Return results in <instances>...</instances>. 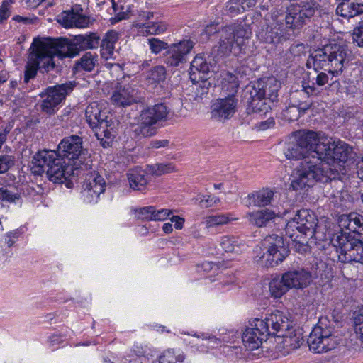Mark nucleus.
Returning <instances> with one entry per match:
<instances>
[{
  "mask_svg": "<svg viewBox=\"0 0 363 363\" xmlns=\"http://www.w3.org/2000/svg\"><path fill=\"white\" fill-rule=\"evenodd\" d=\"M354 58L352 51L345 45L330 44L314 50L308 57L306 66L315 72L327 71L332 77L339 74Z\"/></svg>",
  "mask_w": 363,
  "mask_h": 363,
  "instance_id": "nucleus-1",
  "label": "nucleus"
},
{
  "mask_svg": "<svg viewBox=\"0 0 363 363\" xmlns=\"http://www.w3.org/2000/svg\"><path fill=\"white\" fill-rule=\"evenodd\" d=\"M338 173L320 162H302L291 175V187L295 190H307L316 182H338Z\"/></svg>",
  "mask_w": 363,
  "mask_h": 363,
  "instance_id": "nucleus-2",
  "label": "nucleus"
},
{
  "mask_svg": "<svg viewBox=\"0 0 363 363\" xmlns=\"http://www.w3.org/2000/svg\"><path fill=\"white\" fill-rule=\"evenodd\" d=\"M30 169L35 175L45 172L48 178L55 183H62L73 171L72 164L66 162L53 150L38 152L32 160Z\"/></svg>",
  "mask_w": 363,
  "mask_h": 363,
  "instance_id": "nucleus-3",
  "label": "nucleus"
},
{
  "mask_svg": "<svg viewBox=\"0 0 363 363\" xmlns=\"http://www.w3.org/2000/svg\"><path fill=\"white\" fill-rule=\"evenodd\" d=\"M340 339L335 335V326L328 318L322 317L313 327L308 339L309 350L314 353H324L335 349Z\"/></svg>",
  "mask_w": 363,
  "mask_h": 363,
  "instance_id": "nucleus-4",
  "label": "nucleus"
},
{
  "mask_svg": "<svg viewBox=\"0 0 363 363\" xmlns=\"http://www.w3.org/2000/svg\"><path fill=\"white\" fill-rule=\"evenodd\" d=\"M168 107L163 103L147 106L140 113L134 129L135 135L143 138L152 137L157 133V126L167 119Z\"/></svg>",
  "mask_w": 363,
  "mask_h": 363,
  "instance_id": "nucleus-5",
  "label": "nucleus"
},
{
  "mask_svg": "<svg viewBox=\"0 0 363 363\" xmlns=\"http://www.w3.org/2000/svg\"><path fill=\"white\" fill-rule=\"evenodd\" d=\"M362 238L350 236V234L333 235L332 245L336 248L338 259L342 263H357L363 269Z\"/></svg>",
  "mask_w": 363,
  "mask_h": 363,
  "instance_id": "nucleus-6",
  "label": "nucleus"
},
{
  "mask_svg": "<svg viewBox=\"0 0 363 363\" xmlns=\"http://www.w3.org/2000/svg\"><path fill=\"white\" fill-rule=\"evenodd\" d=\"M320 4L315 0H303L290 4L285 11L286 26L293 30H300L320 12Z\"/></svg>",
  "mask_w": 363,
  "mask_h": 363,
  "instance_id": "nucleus-7",
  "label": "nucleus"
},
{
  "mask_svg": "<svg viewBox=\"0 0 363 363\" xmlns=\"http://www.w3.org/2000/svg\"><path fill=\"white\" fill-rule=\"evenodd\" d=\"M262 247L256 262L263 267H274L289 255V249L283 238L277 235L267 236L262 242Z\"/></svg>",
  "mask_w": 363,
  "mask_h": 363,
  "instance_id": "nucleus-8",
  "label": "nucleus"
},
{
  "mask_svg": "<svg viewBox=\"0 0 363 363\" xmlns=\"http://www.w3.org/2000/svg\"><path fill=\"white\" fill-rule=\"evenodd\" d=\"M60 41L58 39L48 38L45 41H39L33 43L31 59L38 62L40 69L48 72L54 69L55 63L53 60L55 56L62 59L67 57L66 53H62L60 49Z\"/></svg>",
  "mask_w": 363,
  "mask_h": 363,
  "instance_id": "nucleus-9",
  "label": "nucleus"
},
{
  "mask_svg": "<svg viewBox=\"0 0 363 363\" xmlns=\"http://www.w3.org/2000/svg\"><path fill=\"white\" fill-rule=\"evenodd\" d=\"M75 86V82L69 81L46 88L40 94V96L43 99L40 104V110L48 115L55 113L58 106L73 91Z\"/></svg>",
  "mask_w": 363,
  "mask_h": 363,
  "instance_id": "nucleus-10",
  "label": "nucleus"
},
{
  "mask_svg": "<svg viewBox=\"0 0 363 363\" xmlns=\"http://www.w3.org/2000/svg\"><path fill=\"white\" fill-rule=\"evenodd\" d=\"M319 228L318 219L314 213L308 209L303 208L297 211L294 218L288 221L286 233L290 238H292L293 235L290 233V231H293L296 228L302 234L323 240V238L320 235Z\"/></svg>",
  "mask_w": 363,
  "mask_h": 363,
  "instance_id": "nucleus-11",
  "label": "nucleus"
},
{
  "mask_svg": "<svg viewBox=\"0 0 363 363\" xmlns=\"http://www.w3.org/2000/svg\"><path fill=\"white\" fill-rule=\"evenodd\" d=\"M247 30L241 25L226 26L220 31L218 45L214 48L220 57L229 56L235 47H239L246 37Z\"/></svg>",
  "mask_w": 363,
  "mask_h": 363,
  "instance_id": "nucleus-12",
  "label": "nucleus"
},
{
  "mask_svg": "<svg viewBox=\"0 0 363 363\" xmlns=\"http://www.w3.org/2000/svg\"><path fill=\"white\" fill-rule=\"evenodd\" d=\"M60 41V51L66 53L67 57H73L81 51L96 48L99 44L100 37L96 33L75 35L71 40L66 38H58Z\"/></svg>",
  "mask_w": 363,
  "mask_h": 363,
  "instance_id": "nucleus-13",
  "label": "nucleus"
},
{
  "mask_svg": "<svg viewBox=\"0 0 363 363\" xmlns=\"http://www.w3.org/2000/svg\"><path fill=\"white\" fill-rule=\"evenodd\" d=\"M281 82L274 77L263 78L247 87V91L251 98L267 99L271 101L277 99Z\"/></svg>",
  "mask_w": 363,
  "mask_h": 363,
  "instance_id": "nucleus-14",
  "label": "nucleus"
},
{
  "mask_svg": "<svg viewBox=\"0 0 363 363\" xmlns=\"http://www.w3.org/2000/svg\"><path fill=\"white\" fill-rule=\"evenodd\" d=\"M262 323V319L255 318L250 322L249 325L244 330L242 340L245 348L248 350L258 349L266 341L269 333Z\"/></svg>",
  "mask_w": 363,
  "mask_h": 363,
  "instance_id": "nucleus-15",
  "label": "nucleus"
},
{
  "mask_svg": "<svg viewBox=\"0 0 363 363\" xmlns=\"http://www.w3.org/2000/svg\"><path fill=\"white\" fill-rule=\"evenodd\" d=\"M296 138H298L303 145L304 149L314 161L320 162V154L325 150V139L321 138L319 134L312 130H299L295 133Z\"/></svg>",
  "mask_w": 363,
  "mask_h": 363,
  "instance_id": "nucleus-16",
  "label": "nucleus"
},
{
  "mask_svg": "<svg viewBox=\"0 0 363 363\" xmlns=\"http://www.w3.org/2000/svg\"><path fill=\"white\" fill-rule=\"evenodd\" d=\"M83 140L77 135L64 138L57 146V154L69 162L81 159L87 150L83 147Z\"/></svg>",
  "mask_w": 363,
  "mask_h": 363,
  "instance_id": "nucleus-17",
  "label": "nucleus"
},
{
  "mask_svg": "<svg viewBox=\"0 0 363 363\" xmlns=\"http://www.w3.org/2000/svg\"><path fill=\"white\" fill-rule=\"evenodd\" d=\"M325 150L320 156V162H324L330 166L335 162H345L351 152V148L349 145L341 140L333 141L332 143L325 138Z\"/></svg>",
  "mask_w": 363,
  "mask_h": 363,
  "instance_id": "nucleus-18",
  "label": "nucleus"
},
{
  "mask_svg": "<svg viewBox=\"0 0 363 363\" xmlns=\"http://www.w3.org/2000/svg\"><path fill=\"white\" fill-rule=\"evenodd\" d=\"M194 46V43L190 39L183 40L168 46L164 55V62L171 67H178L186 62L188 55Z\"/></svg>",
  "mask_w": 363,
  "mask_h": 363,
  "instance_id": "nucleus-19",
  "label": "nucleus"
},
{
  "mask_svg": "<svg viewBox=\"0 0 363 363\" xmlns=\"http://www.w3.org/2000/svg\"><path fill=\"white\" fill-rule=\"evenodd\" d=\"M262 323L267 328V332L269 335H277L281 337L286 333L290 328H292V321L290 320L288 315L280 311H276L267 315L264 319H262Z\"/></svg>",
  "mask_w": 363,
  "mask_h": 363,
  "instance_id": "nucleus-20",
  "label": "nucleus"
},
{
  "mask_svg": "<svg viewBox=\"0 0 363 363\" xmlns=\"http://www.w3.org/2000/svg\"><path fill=\"white\" fill-rule=\"evenodd\" d=\"M237 101L234 96L217 99L211 107L212 118L224 121L233 117L235 113Z\"/></svg>",
  "mask_w": 363,
  "mask_h": 363,
  "instance_id": "nucleus-21",
  "label": "nucleus"
},
{
  "mask_svg": "<svg viewBox=\"0 0 363 363\" xmlns=\"http://www.w3.org/2000/svg\"><path fill=\"white\" fill-rule=\"evenodd\" d=\"M284 275L290 289H303L312 282L311 272L304 268L291 269Z\"/></svg>",
  "mask_w": 363,
  "mask_h": 363,
  "instance_id": "nucleus-22",
  "label": "nucleus"
},
{
  "mask_svg": "<svg viewBox=\"0 0 363 363\" xmlns=\"http://www.w3.org/2000/svg\"><path fill=\"white\" fill-rule=\"evenodd\" d=\"M326 71L322 72L318 70L316 72L315 77H312L310 79V82L312 83L311 85L303 86V89L301 91H296L293 95V97H301L308 98L311 96H317L320 94V91L318 87H322L329 83L330 77L329 73H326Z\"/></svg>",
  "mask_w": 363,
  "mask_h": 363,
  "instance_id": "nucleus-23",
  "label": "nucleus"
},
{
  "mask_svg": "<svg viewBox=\"0 0 363 363\" xmlns=\"http://www.w3.org/2000/svg\"><path fill=\"white\" fill-rule=\"evenodd\" d=\"M85 115L88 123L93 129L98 127L105 128L111 125V121H108L106 112L101 111V108L95 102L86 107Z\"/></svg>",
  "mask_w": 363,
  "mask_h": 363,
  "instance_id": "nucleus-24",
  "label": "nucleus"
},
{
  "mask_svg": "<svg viewBox=\"0 0 363 363\" xmlns=\"http://www.w3.org/2000/svg\"><path fill=\"white\" fill-rule=\"evenodd\" d=\"M257 36L262 42L272 44H279L288 39L285 30L279 26L262 28L257 31Z\"/></svg>",
  "mask_w": 363,
  "mask_h": 363,
  "instance_id": "nucleus-25",
  "label": "nucleus"
},
{
  "mask_svg": "<svg viewBox=\"0 0 363 363\" xmlns=\"http://www.w3.org/2000/svg\"><path fill=\"white\" fill-rule=\"evenodd\" d=\"M274 196V191L269 188L254 191L245 198V205L247 206L265 207L272 203Z\"/></svg>",
  "mask_w": 363,
  "mask_h": 363,
  "instance_id": "nucleus-26",
  "label": "nucleus"
},
{
  "mask_svg": "<svg viewBox=\"0 0 363 363\" xmlns=\"http://www.w3.org/2000/svg\"><path fill=\"white\" fill-rule=\"evenodd\" d=\"M136 94L137 91L130 84H127L123 87L118 88L113 92L111 101L113 104L117 106H130L138 102Z\"/></svg>",
  "mask_w": 363,
  "mask_h": 363,
  "instance_id": "nucleus-27",
  "label": "nucleus"
},
{
  "mask_svg": "<svg viewBox=\"0 0 363 363\" xmlns=\"http://www.w3.org/2000/svg\"><path fill=\"white\" fill-rule=\"evenodd\" d=\"M212 65L201 55H197L191 62L189 75L191 81L200 80L208 75Z\"/></svg>",
  "mask_w": 363,
  "mask_h": 363,
  "instance_id": "nucleus-28",
  "label": "nucleus"
},
{
  "mask_svg": "<svg viewBox=\"0 0 363 363\" xmlns=\"http://www.w3.org/2000/svg\"><path fill=\"white\" fill-rule=\"evenodd\" d=\"M277 216V214L273 210L268 208L253 211L246 214L248 222L257 228L266 227Z\"/></svg>",
  "mask_w": 363,
  "mask_h": 363,
  "instance_id": "nucleus-29",
  "label": "nucleus"
},
{
  "mask_svg": "<svg viewBox=\"0 0 363 363\" xmlns=\"http://www.w3.org/2000/svg\"><path fill=\"white\" fill-rule=\"evenodd\" d=\"M58 22L65 28H84L90 23L88 16L80 15L74 11H63L59 16Z\"/></svg>",
  "mask_w": 363,
  "mask_h": 363,
  "instance_id": "nucleus-30",
  "label": "nucleus"
},
{
  "mask_svg": "<svg viewBox=\"0 0 363 363\" xmlns=\"http://www.w3.org/2000/svg\"><path fill=\"white\" fill-rule=\"evenodd\" d=\"M104 179L96 172L89 174L84 181V190L90 196L98 197L105 190Z\"/></svg>",
  "mask_w": 363,
  "mask_h": 363,
  "instance_id": "nucleus-31",
  "label": "nucleus"
},
{
  "mask_svg": "<svg viewBox=\"0 0 363 363\" xmlns=\"http://www.w3.org/2000/svg\"><path fill=\"white\" fill-rule=\"evenodd\" d=\"M284 154L286 158L289 160L303 159V162H308V159L310 158L306 149H304L299 140L296 138L295 133L291 138L290 142L287 144Z\"/></svg>",
  "mask_w": 363,
  "mask_h": 363,
  "instance_id": "nucleus-32",
  "label": "nucleus"
},
{
  "mask_svg": "<svg viewBox=\"0 0 363 363\" xmlns=\"http://www.w3.org/2000/svg\"><path fill=\"white\" fill-rule=\"evenodd\" d=\"M335 10L337 16L345 18H354L363 13V4L347 0H341Z\"/></svg>",
  "mask_w": 363,
  "mask_h": 363,
  "instance_id": "nucleus-33",
  "label": "nucleus"
},
{
  "mask_svg": "<svg viewBox=\"0 0 363 363\" xmlns=\"http://www.w3.org/2000/svg\"><path fill=\"white\" fill-rule=\"evenodd\" d=\"M127 178L130 188L133 190L142 191L147 184V174L139 167L129 169Z\"/></svg>",
  "mask_w": 363,
  "mask_h": 363,
  "instance_id": "nucleus-34",
  "label": "nucleus"
},
{
  "mask_svg": "<svg viewBox=\"0 0 363 363\" xmlns=\"http://www.w3.org/2000/svg\"><path fill=\"white\" fill-rule=\"evenodd\" d=\"M118 39V33L115 30L108 31L101 43V55L105 60L111 58L114 53V45Z\"/></svg>",
  "mask_w": 363,
  "mask_h": 363,
  "instance_id": "nucleus-35",
  "label": "nucleus"
},
{
  "mask_svg": "<svg viewBox=\"0 0 363 363\" xmlns=\"http://www.w3.org/2000/svg\"><path fill=\"white\" fill-rule=\"evenodd\" d=\"M283 347L288 350H294L300 347L304 342V339L300 333H296L291 328L282 335Z\"/></svg>",
  "mask_w": 363,
  "mask_h": 363,
  "instance_id": "nucleus-36",
  "label": "nucleus"
},
{
  "mask_svg": "<svg viewBox=\"0 0 363 363\" xmlns=\"http://www.w3.org/2000/svg\"><path fill=\"white\" fill-rule=\"evenodd\" d=\"M220 245L226 252L239 253L244 246L242 241L234 235H225L221 238Z\"/></svg>",
  "mask_w": 363,
  "mask_h": 363,
  "instance_id": "nucleus-37",
  "label": "nucleus"
},
{
  "mask_svg": "<svg viewBox=\"0 0 363 363\" xmlns=\"http://www.w3.org/2000/svg\"><path fill=\"white\" fill-rule=\"evenodd\" d=\"M97 63V55L87 52L83 55V56L78 61L76 62L74 69L77 70L91 72L94 69Z\"/></svg>",
  "mask_w": 363,
  "mask_h": 363,
  "instance_id": "nucleus-38",
  "label": "nucleus"
},
{
  "mask_svg": "<svg viewBox=\"0 0 363 363\" xmlns=\"http://www.w3.org/2000/svg\"><path fill=\"white\" fill-rule=\"evenodd\" d=\"M136 27L140 29V32L143 35H160L167 29V25L164 22L137 23Z\"/></svg>",
  "mask_w": 363,
  "mask_h": 363,
  "instance_id": "nucleus-39",
  "label": "nucleus"
},
{
  "mask_svg": "<svg viewBox=\"0 0 363 363\" xmlns=\"http://www.w3.org/2000/svg\"><path fill=\"white\" fill-rule=\"evenodd\" d=\"M290 289L289 286L284 280V274L281 278H274L269 283V291L272 296L275 298H281Z\"/></svg>",
  "mask_w": 363,
  "mask_h": 363,
  "instance_id": "nucleus-40",
  "label": "nucleus"
},
{
  "mask_svg": "<svg viewBox=\"0 0 363 363\" xmlns=\"http://www.w3.org/2000/svg\"><path fill=\"white\" fill-rule=\"evenodd\" d=\"M257 0H230L225 10L230 13L243 12L246 9L254 6Z\"/></svg>",
  "mask_w": 363,
  "mask_h": 363,
  "instance_id": "nucleus-41",
  "label": "nucleus"
},
{
  "mask_svg": "<svg viewBox=\"0 0 363 363\" xmlns=\"http://www.w3.org/2000/svg\"><path fill=\"white\" fill-rule=\"evenodd\" d=\"M313 102L311 100L299 101L298 104L289 107L285 111V116L289 117L291 121L297 120L301 116V111L303 112L309 109Z\"/></svg>",
  "mask_w": 363,
  "mask_h": 363,
  "instance_id": "nucleus-42",
  "label": "nucleus"
},
{
  "mask_svg": "<svg viewBox=\"0 0 363 363\" xmlns=\"http://www.w3.org/2000/svg\"><path fill=\"white\" fill-rule=\"evenodd\" d=\"M147 80L152 84H159L166 79V69L163 66H156L147 73Z\"/></svg>",
  "mask_w": 363,
  "mask_h": 363,
  "instance_id": "nucleus-43",
  "label": "nucleus"
},
{
  "mask_svg": "<svg viewBox=\"0 0 363 363\" xmlns=\"http://www.w3.org/2000/svg\"><path fill=\"white\" fill-rule=\"evenodd\" d=\"M352 213L350 214L341 215L338 218V226L340 230L334 235H339L340 234H350V236H354L352 235Z\"/></svg>",
  "mask_w": 363,
  "mask_h": 363,
  "instance_id": "nucleus-44",
  "label": "nucleus"
},
{
  "mask_svg": "<svg viewBox=\"0 0 363 363\" xmlns=\"http://www.w3.org/2000/svg\"><path fill=\"white\" fill-rule=\"evenodd\" d=\"M352 235L363 239V216L357 213H352Z\"/></svg>",
  "mask_w": 363,
  "mask_h": 363,
  "instance_id": "nucleus-45",
  "label": "nucleus"
},
{
  "mask_svg": "<svg viewBox=\"0 0 363 363\" xmlns=\"http://www.w3.org/2000/svg\"><path fill=\"white\" fill-rule=\"evenodd\" d=\"M150 173L155 176H161L164 174L170 173L174 171V166L171 163H157L147 166Z\"/></svg>",
  "mask_w": 363,
  "mask_h": 363,
  "instance_id": "nucleus-46",
  "label": "nucleus"
},
{
  "mask_svg": "<svg viewBox=\"0 0 363 363\" xmlns=\"http://www.w3.org/2000/svg\"><path fill=\"white\" fill-rule=\"evenodd\" d=\"M230 221V218L225 214L212 215L205 218L203 223L206 227L213 228L215 226L224 225Z\"/></svg>",
  "mask_w": 363,
  "mask_h": 363,
  "instance_id": "nucleus-47",
  "label": "nucleus"
},
{
  "mask_svg": "<svg viewBox=\"0 0 363 363\" xmlns=\"http://www.w3.org/2000/svg\"><path fill=\"white\" fill-rule=\"evenodd\" d=\"M192 82L199 84L196 91V99H203L208 94L209 89L211 87L212 84L208 81V77H201L200 80Z\"/></svg>",
  "mask_w": 363,
  "mask_h": 363,
  "instance_id": "nucleus-48",
  "label": "nucleus"
},
{
  "mask_svg": "<svg viewBox=\"0 0 363 363\" xmlns=\"http://www.w3.org/2000/svg\"><path fill=\"white\" fill-rule=\"evenodd\" d=\"M38 69H40L38 62L31 59V54H30L29 60L26 65L24 72V82L28 83L30 79L35 78Z\"/></svg>",
  "mask_w": 363,
  "mask_h": 363,
  "instance_id": "nucleus-49",
  "label": "nucleus"
},
{
  "mask_svg": "<svg viewBox=\"0 0 363 363\" xmlns=\"http://www.w3.org/2000/svg\"><path fill=\"white\" fill-rule=\"evenodd\" d=\"M185 357L182 354H175L173 350H167L160 358V363H185Z\"/></svg>",
  "mask_w": 363,
  "mask_h": 363,
  "instance_id": "nucleus-50",
  "label": "nucleus"
},
{
  "mask_svg": "<svg viewBox=\"0 0 363 363\" xmlns=\"http://www.w3.org/2000/svg\"><path fill=\"white\" fill-rule=\"evenodd\" d=\"M148 45L151 52L154 54H158L163 50H167L168 44L156 38H151L147 40Z\"/></svg>",
  "mask_w": 363,
  "mask_h": 363,
  "instance_id": "nucleus-51",
  "label": "nucleus"
},
{
  "mask_svg": "<svg viewBox=\"0 0 363 363\" xmlns=\"http://www.w3.org/2000/svg\"><path fill=\"white\" fill-rule=\"evenodd\" d=\"M155 212L154 206H146L135 211V216L138 219L142 220H152Z\"/></svg>",
  "mask_w": 363,
  "mask_h": 363,
  "instance_id": "nucleus-52",
  "label": "nucleus"
},
{
  "mask_svg": "<svg viewBox=\"0 0 363 363\" xmlns=\"http://www.w3.org/2000/svg\"><path fill=\"white\" fill-rule=\"evenodd\" d=\"M250 101H249L250 105L253 109L254 112L260 113L267 111L269 106L267 105L264 101L267 99H255L250 96Z\"/></svg>",
  "mask_w": 363,
  "mask_h": 363,
  "instance_id": "nucleus-53",
  "label": "nucleus"
},
{
  "mask_svg": "<svg viewBox=\"0 0 363 363\" xmlns=\"http://www.w3.org/2000/svg\"><path fill=\"white\" fill-rule=\"evenodd\" d=\"M20 194L13 192L4 187H0V202L6 201L9 203L15 202L16 200L19 199Z\"/></svg>",
  "mask_w": 363,
  "mask_h": 363,
  "instance_id": "nucleus-54",
  "label": "nucleus"
},
{
  "mask_svg": "<svg viewBox=\"0 0 363 363\" xmlns=\"http://www.w3.org/2000/svg\"><path fill=\"white\" fill-rule=\"evenodd\" d=\"M352 41L358 47L363 48V20L359 23L358 26L354 28Z\"/></svg>",
  "mask_w": 363,
  "mask_h": 363,
  "instance_id": "nucleus-55",
  "label": "nucleus"
},
{
  "mask_svg": "<svg viewBox=\"0 0 363 363\" xmlns=\"http://www.w3.org/2000/svg\"><path fill=\"white\" fill-rule=\"evenodd\" d=\"M13 165V157L9 155H4L0 157V174L7 172Z\"/></svg>",
  "mask_w": 363,
  "mask_h": 363,
  "instance_id": "nucleus-56",
  "label": "nucleus"
},
{
  "mask_svg": "<svg viewBox=\"0 0 363 363\" xmlns=\"http://www.w3.org/2000/svg\"><path fill=\"white\" fill-rule=\"evenodd\" d=\"M13 0H4L0 6V23H3L10 16V6L13 3Z\"/></svg>",
  "mask_w": 363,
  "mask_h": 363,
  "instance_id": "nucleus-57",
  "label": "nucleus"
},
{
  "mask_svg": "<svg viewBox=\"0 0 363 363\" xmlns=\"http://www.w3.org/2000/svg\"><path fill=\"white\" fill-rule=\"evenodd\" d=\"M306 47L303 43H296L291 45L289 49V54L294 57V60L296 57H301L305 53Z\"/></svg>",
  "mask_w": 363,
  "mask_h": 363,
  "instance_id": "nucleus-58",
  "label": "nucleus"
},
{
  "mask_svg": "<svg viewBox=\"0 0 363 363\" xmlns=\"http://www.w3.org/2000/svg\"><path fill=\"white\" fill-rule=\"evenodd\" d=\"M354 323L357 336L363 342V314H358L354 318Z\"/></svg>",
  "mask_w": 363,
  "mask_h": 363,
  "instance_id": "nucleus-59",
  "label": "nucleus"
},
{
  "mask_svg": "<svg viewBox=\"0 0 363 363\" xmlns=\"http://www.w3.org/2000/svg\"><path fill=\"white\" fill-rule=\"evenodd\" d=\"M221 30L219 23L218 22H212L209 24H208L202 34L206 35L208 38H210L211 36L213 35L216 33H218L220 35V31Z\"/></svg>",
  "mask_w": 363,
  "mask_h": 363,
  "instance_id": "nucleus-60",
  "label": "nucleus"
},
{
  "mask_svg": "<svg viewBox=\"0 0 363 363\" xmlns=\"http://www.w3.org/2000/svg\"><path fill=\"white\" fill-rule=\"evenodd\" d=\"M172 213V211L168 209H159L157 210L155 208V212L152 217V220L155 221H162L164 220L167 217H169Z\"/></svg>",
  "mask_w": 363,
  "mask_h": 363,
  "instance_id": "nucleus-61",
  "label": "nucleus"
},
{
  "mask_svg": "<svg viewBox=\"0 0 363 363\" xmlns=\"http://www.w3.org/2000/svg\"><path fill=\"white\" fill-rule=\"evenodd\" d=\"M108 127L105 128H102L100 127L96 128L98 129L95 133L96 138L103 137L104 138H106L107 140H113L114 135L112 133V131L108 129Z\"/></svg>",
  "mask_w": 363,
  "mask_h": 363,
  "instance_id": "nucleus-62",
  "label": "nucleus"
},
{
  "mask_svg": "<svg viewBox=\"0 0 363 363\" xmlns=\"http://www.w3.org/2000/svg\"><path fill=\"white\" fill-rule=\"evenodd\" d=\"M169 145V140H154L150 143L149 148L159 149L161 147H167Z\"/></svg>",
  "mask_w": 363,
  "mask_h": 363,
  "instance_id": "nucleus-63",
  "label": "nucleus"
},
{
  "mask_svg": "<svg viewBox=\"0 0 363 363\" xmlns=\"http://www.w3.org/2000/svg\"><path fill=\"white\" fill-rule=\"evenodd\" d=\"M172 223H174V227L177 229H182L184 223V218L179 216H173L169 218Z\"/></svg>",
  "mask_w": 363,
  "mask_h": 363,
  "instance_id": "nucleus-64",
  "label": "nucleus"
}]
</instances>
